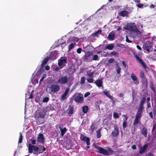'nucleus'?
I'll return each instance as SVG.
<instances>
[{"label": "nucleus", "instance_id": "1", "mask_svg": "<svg viewBox=\"0 0 156 156\" xmlns=\"http://www.w3.org/2000/svg\"><path fill=\"white\" fill-rule=\"evenodd\" d=\"M28 152L30 153H33L34 154L42 153L46 150L45 148L43 146L40 145L39 147L36 146L28 144Z\"/></svg>", "mask_w": 156, "mask_h": 156}, {"label": "nucleus", "instance_id": "2", "mask_svg": "<svg viewBox=\"0 0 156 156\" xmlns=\"http://www.w3.org/2000/svg\"><path fill=\"white\" fill-rule=\"evenodd\" d=\"M144 108H139L135 116V119L133 123V125L135 126L140 123V119L142 116Z\"/></svg>", "mask_w": 156, "mask_h": 156}, {"label": "nucleus", "instance_id": "3", "mask_svg": "<svg viewBox=\"0 0 156 156\" xmlns=\"http://www.w3.org/2000/svg\"><path fill=\"white\" fill-rule=\"evenodd\" d=\"M124 29L133 33L136 32L138 30L136 25L134 23H127Z\"/></svg>", "mask_w": 156, "mask_h": 156}, {"label": "nucleus", "instance_id": "4", "mask_svg": "<svg viewBox=\"0 0 156 156\" xmlns=\"http://www.w3.org/2000/svg\"><path fill=\"white\" fill-rule=\"evenodd\" d=\"M47 108H40L38 110L36 111L37 116L41 118H44L47 111Z\"/></svg>", "mask_w": 156, "mask_h": 156}, {"label": "nucleus", "instance_id": "5", "mask_svg": "<svg viewBox=\"0 0 156 156\" xmlns=\"http://www.w3.org/2000/svg\"><path fill=\"white\" fill-rule=\"evenodd\" d=\"M49 93L54 94L60 90V87L58 85H52L49 87Z\"/></svg>", "mask_w": 156, "mask_h": 156}, {"label": "nucleus", "instance_id": "6", "mask_svg": "<svg viewBox=\"0 0 156 156\" xmlns=\"http://www.w3.org/2000/svg\"><path fill=\"white\" fill-rule=\"evenodd\" d=\"M83 95L80 93L78 94H75L73 96L74 100V101L80 103H83V98L82 96Z\"/></svg>", "mask_w": 156, "mask_h": 156}, {"label": "nucleus", "instance_id": "7", "mask_svg": "<svg viewBox=\"0 0 156 156\" xmlns=\"http://www.w3.org/2000/svg\"><path fill=\"white\" fill-rule=\"evenodd\" d=\"M68 81L67 76H60L58 80V82L62 84H66Z\"/></svg>", "mask_w": 156, "mask_h": 156}, {"label": "nucleus", "instance_id": "8", "mask_svg": "<svg viewBox=\"0 0 156 156\" xmlns=\"http://www.w3.org/2000/svg\"><path fill=\"white\" fill-rule=\"evenodd\" d=\"M67 63L66 58V57H62L58 60V65L59 66H63L65 64Z\"/></svg>", "mask_w": 156, "mask_h": 156}, {"label": "nucleus", "instance_id": "9", "mask_svg": "<svg viewBox=\"0 0 156 156\" xmlns=\"http://www.w3.org/2000/svg\"><path fill=\"white\" fill-rule=\"evenodd\" d=\"M152 47V44L150 41H146L144 44L143 49L149 52L150 51L149 49H151Z\"/></svg>", "mask_w": 156, "mask_h": 156}, {"label": "nucleus", "instance_id": "10", "mask_svg": "<svg viewBox=\"0 0 156 156\" xmlns=\"http://www.w3.org/2000/svg\"><path fill=\"white\" fill-rule=\"evenodd\" d=\"M135 56L137 61L139 62L142 65V66L144 68L145 70H146L148 68L146 65L145 62L140 58L137 55H136Z\"/></svg>", "mask_w": 156, "mask_h": 156}, {"label": "nucleus", "instance_id": "11", "mask_svg": "<svg viewBox=\"0 0 156 156\" xmlns=\"http://www.w3.org/2000/svg\"><path fill=\"white\" fill-rule=\"evenodd\" d=\"M80 139L82 141H85L87 145H89L90 144V139L88 137L85 136L81 134L80 136Z\"/></svg>", "mask_w": 156, "mask_h": 156}, {"label": "nucleus", "instance_id": "12", "mask_svg": "<svg viewBox=\"0 0 156 156\" xmlns=\"http://www.w3.org/2000/svg\"><path fill=\"white\" fill-rule=\"evenodd\" d=\"M92 53L90 52H88L87 53H85L84 58V61L86 62H91L92 61V59H89L90 57L92 54Z\"/></svg>", "mask_w": 156, "mask_h": 156}, {"label": "nucleus", "instance_id": "13", "mask_svg": "<svg viewBox=\"0 0 156 156\" xmlns=\"http://www.w3.org/2000/svg\"><path fill=\"white\" fill-rule=\"evenodd\" d=\"M37 141L44 144L45 142V139L43 135L42 134H39L37 137Z\"/></svg>", "mask_w": 156, "mask_h": 156}, {"label": "nucleus", "instance_id": "14", "mask_svg": "<svg viewBox=\"0 0 156 156\" xmlns=\"http://www.w3.org/2000/svg\"><path fill=\"white\" fill-rule=\"evenodd\" d=\"M58 54V51L55 50L52 52L50 54L49 58L52 60H54L56 58Z\"/></svg>", "mask_w": 156, "mask_h": 156}, {"label": "nucleus", "instance_id": "15", "mask_svg": "<svg viewBox=\"0 0 156 156\" xmlns=\"http://www.w3.org/2000/svg\"><path fill=\"white\" fill-rule=\"evenodd\" d=\"M148 145L147 144H144L142 147L140 149L139 153L140 154H142L144 153L146 151V149L148 147Z\"/></svg>", "mask_w": 156, "mask_h": 156}, {"label": "nucleus", "instance_id": "16", "mask_svg": "<svg viewBox=\"0 0 156 156\" xmlns=\"http://www.w3.org/2000/svg\"><path fill=\"white\" fill-rule=\"evenodd\" d=\"M129 12L125 10H122L119 13V15L122 17H128L129 16Z\"/></svg>", "mask_w": 156, "mask_h": 156}, {"label": "nucleus", "instance_id": "17", "mask_svg": "<svg viewBox=\"0 0 156 156\" xmlns=\"http://www.w3.org/2000/svg\"><path fill=\"white\" fill-rule=\"evenodd\" d=\"M118 129V127L116 126H114V130L112 133V136L114 137H116L119 135Z\"/></svg>", "mask_w": 156, "mask_h": 156}, {"label": "nucleus", "instance_id": "18", "mask_svg": "<svg viewBox=\"0 0 156 156\" xmlns=\"http://www.w3.org/2000/svg\"><path fill=\"white\" fill-rule=\"evenodd\" d=\"M103 79L101 78V79H98L96 80L94 83L95 84L96 86L98 87H101L103 86Z\"/></svg>", "mask_w": 156, "mask_h": 156}, {"label": "nucleus", "instance_id": "19", "mask_svg": "<svg viewBox=\"0 0 156 156\" xmlns=\"http://www.w3.org/2000/svg\"><path fill=\"white\" fill-rule=\"evenodd\" d=\"M131 77L134 84L137 85L139 83V81L137 80V76L133 73H132L131 74Z\"/></svg>", "mask_w": 156, "mask_h": 156}, {"label": "nucleus", "instance_id": "20", "mask_svg": "<svg viewBox=\"0 0 156 156\" xmlns=\"http://www.w3.org/2000/svg\"><path fill=\"white\" fill-rule=\"evenodd\" d=\"M115 37V33L114 31H112L109 34L108 39L110 41H113Z\"/></svg>", "mask_w": 156, "mask_h": 156}, {"label": "nucleus", "instance_id": "21", "mask_svg": "<svg viewBox=\"0 0 156 156\" xmlns=\"http://www.w3.org/2000/svg\"><path fill=\"white\" fill-rule=\"evenodd\" d=\"M141 133L145 137H147V129L146 127L144 126L143 127L142 129L141 130Z\"/></svg>", "mask_w": 156, "mask_h": 156}, {"label": "nucleus", "instance_id": "22", "mask_svg": "<svg viewBox=\"0 0 156 156\" xmlns=\"http://www.w3.org/2000/svg\"><path fill=\"white\" fill-rule=\"evenodd\" d=\"M146 100V98L145 97H143L140 98L139 104V107H144V104Z\"/></svg>", "mask_w": 156, "mask_h": 156}, {"label": "nucleus", "instance_id": "23", "mask_svg": "<svg viewBox=\"0 0 156 156\" xmlns=\"http://www.w3.org/2000/svg\"><path fill=\"white\" fill-rule=\"evenodd\" d=\"M98 149L99 150V152L100 153L102 154L105 155H107L108 154L107 150L101 147H98Z\"/></svg>", "mask_w": 156, "mask_h": 156}, {"label": "nucleus", "instance_id": "24", "mask_svg": "<svg viewBox=\"0 0 156 156\" xmlns=\"http://www.w3.org/2000/svg\"><path fill=\"white\" fill-rule=\"evenodd\" d=\"M59 128L60 129L61 131V136H63L66 132L67 129L66 127L62 129L61 127L60 126H59Z\"/></svg>", "mask_w": 156, "mask_h": 156}, {"label": "nucleus", "instance_id": "25", "mask_svg": "<svg viewBox=\"0 0 156 156\" xmlns=\"http://www.w3.org/2000/svg\"><path fill=\"white\" fill-rule=\"evenodd\" d=\"M103 93L105 95H106L111 100L113 99V96L110 94L108 91H104Z\"/></svg>", "mask_w": 156, "mask_h": 156}, {"label": "nucleus", "instance_id": "26", "mask_svg": "<svg viewBox=\"0 0 156 156\" xmlns=\"http://www.w3.org/2000/svg\"><path fill=\"white\" fill-rule=\"evenodd\" d=\"M101 32L102 30H99L97 31H96L95 33H93L92 35L94 37H98V35L101 34Z\"/></svg>", "mask_w": 156, "mask_h": 156}, {"label": "nucleus", "instance_id": "27", "mask_svg": "<svg viewBox=\"0 0 156 156\" xmlns=\"http://www.w3.org/2000/svg\"><path fill=\"white\" fill-rule=\"evenodd\" d=\"M114 45L113 44H108L105 47V49L110 50H112L114 47Z\"/></svg>", "mask_w": 156, "mask_h": 156}, {"label": "nucleus", "instance_id": "28", "mask_svg": "<svg viewBox=\"0 0 156 156\" xmlns=\"http://www.w3.org/2000/svg\"><path fill=\"white\" fill-rule=\"evenodd\" d=\"M49 57H47L46 58H45L43 61L42 62V63L41 65H42V66H44L45 65L48 61L49 60Z\"/></svg>", "mask_w": 156, "mask_h": 156}, {"label": "nucleus", "instance_id": "29", "mask_svg": "<svg viewBox=\"0 0 156 156\" xmlns=\"http://www.w3.org/2000/svg\"><path fill=\"white\" fill-rule=\"evenodd\" d=\"M140 77L141 79H144L146 78L145 75L144 73L143 70H141L140 71Z\"/></svg>", "mask_w": 156, "mask_h": 156}, {"label": "nucleus", "instance_id": "30", "mask_svg": "<svg viewBox=\"0 0 156 156\" xmlns=\"http://www.w3.org/2000/svg\"><path fill=\"white\" fill-rule=\"evenodd\" d=\"M150 98L148 97L146 99V103L147 104V107H151V103L150 102Z\"/></svg>", "mask_w": 156, "mask_h": 156}, {"label": "nucleus", "instance_id": "31", "mask_svg": "<svg viewBox=\"0 0 156 156\" xmlns=\"http://www.w3.org/2000/svg\"><path fill=\"white\" fill-rule=\"evenodd\" d=\"M142 83L143 85L147 86L148 84V81L147 78L143 79L142 80Z\"/></svg>", "mask_w": 156, "mask_h": 156}, {"label": "nucleus", "instance_id": "32", "mask_svg": "<svg viewBox=\"0 0 156 156\" xmlns=\"http://www.w3.org/2000/svg\"><path fill=\"white\" fill-rule=\"evenodd\" d=\"M76 43H74V44L72 43L70 44L68 46V49L69 51H70L74 47V45H76Z\"/></svg>", "mask_w": 156, "mask_h": 156}, {"label": "nucleus", "instance_id": "33", "mask_svg": "<svg viewBox=\"0 0 156 156\" xmlns=\"http://www.w3.org/2000/svg\"><path fill=\"white\" fill-rule=\"evenodd\" d=\"M44 66H42V65H41V66L39 68V70L37 72H38L40 73H42L44 71V69L43 67Z\"/></svg>", "mask_w": 156, "mask_h": 156}, {"label": "nucleus", "instance_id": "34", "mask_svg": "<svg viewBox=\"0 0 156 156\" xmlns=\"http://www.w3.org/2000/svg\"><path fill=\"white\" fill-rule=\"evenodd\" d=\"M107 155H111L112 153L113 152V150H112L111 148H108L107 150Z\"/></svg>", "mask_w": 156, "mask_h": 156}, {"label": "nucleus", "instance_id": "35", "mask_svg": "<svg viewBox=\"0 0 156 156\" xmlns=\"http://www.w3.org/2000/svg\"><path fill=\"white\" fill-rule=\"evenodd\" d=\"M94 74V72H90L89 71H88L87 72V75L89 76L92 77L93 76Z\"/></svg>", "mask_w": 156, "mask_h": 156}, {"label": "nucleus", "instance_id": "36", "mask_svg": "<svg viewBox=\"0 0 156 156\" xmlns=\"http://www.w3.org/2000/svg\"><path fill=\"white\" fill-rule=\"evenodd\" d=\"M73 108H70L69 110L68 114L70 116L73 113Z\"/></svg>", "mask_w": 156, "mask_h": 156}, {"label": "nucleus", "instance_id": "37", "mask_svg": "<svg viewBox=\"0 0 156 156\" xmlns=\"http://www.w3.org/2000/svg\"><path fill=\"white\" fill-rule=\"evenodd\" d=\"M86 78L84 76H82L81 77V79H80V83L81 84H83L85 81Z\"/></svg>", "mask_w": 156, "mask_h": 156}, {"label": "nucleus", "instance_id": "38", "mask_svg": "<svg viewBox=\"0 0 156 156\" xmlns=\"http://www.w3.org/2000/svg\"><path fill=\"white\" fill-rule=\"evenodd\" d=\"M20 137L19 138V143H21L22 142L23 140V136H22V134L20 133Z\"/></svg>", "mask_w": 156, "mask_h": 156}, {"label": "nucleus", "instance_id": "39", "mask_svg": "<svg viewBox=\"0 0 156 156\" xmlns=\"http://www.w3.org/2000/svg\"><path fill=\"white\" fill-rule=\"evenodd\" d=\"M97 136L98 138H99L101 137V129H98L97 131Z\"/></svg>", "mask_w": 156, "mask_h": 156}, {"label": "nucleus", "instance_id": "40", "mask_svg": "<svg viewBox=\"0 0 156 156\" xmlns=\"http://www.w3.org/2000/svg\"><path fill=\"white\" fill-rule=\"evenodd\" d=\"M92 60L97 61L99 60L98 56L97 55H95L93 56Z\"/></svg>", "mask_w": 156, "mask_h": 156}, {"label": "nucleus", "instance_id": "41", "mask_svg": "<svg viewBox=\"0 0 156 156\" xmlns=\"http://www.w3.org/2000/svg\"><path fill=\"white\" fill-rule=\"evenodd\" d=\"M90 128L91 129V130L92 132L93 133L94 132V130L95 129V125H94V124H93L91 125L90 126Z\"/></svg>", "mask_w": 156, "mask_h": 156}, {"label": "nucleus", "instance_id": "42", "mask_svg": "<svg viewBox=\"0 0 156 156\" xmlns=\"http://www.w3.org/2000/svg\"><path fill=\"white\" fill-rule=\"evenodd\" d=\"M30 140L31 141V144H30L32 145H33L35 144H36V140L34 139L33 138H31Z\"/></svg>", "mask_w": 156, "mask_h": 156}, {"label": "nucleus", "instance_id": "43", "mask_svg": "<svg viewBox=\"0 0 156 156\" xmlns=\"http://www.w3.org/2000/svg\"><path fill=\"white\" fill-rule=\"evenodd\" d=\"M127 125V121H123L122 123V127L123 128L125 129Z\"/></svg>", "mask_w": 156, "mask_h": 156}, {"label": "nucleus", "instance_id": "44", "mask_svg": "<svg viewBox=\"0 0 156 156\" xmlns=\"http://www.w3.org/2000/svg\"><path fill=\"white\" fill-rule=\"evenodd\" d=\"M119 115L118 114L115 112H114L113 113V117L114 119H117L119 118Z\"/></svg>", "mask_w": 156, "mask_h": 156}, {"label": "nucleus", "instance_id": "45", "mask_svg": "<svg viewBox=\"0 0 156 156\" xmlns=\"http://www.w3.org/2000/svg\"><path fill=\"white\" fill-rule=\"evenodd\" d=\"M87 81L90 83H92L94 81V80L92 77H91L90 78H87Z\"/></svg>", "mask_w": 156, "mask_h": 156}, {"label": "nucleus", "instance_id": "46", "mask_svg": "<svg viewBox=\"0 0 156 156\" xmlns=\"http://www.w3.org/2000/svg\"><path fill=\"white\" fill-rule=\"evenodd\" d=\"M46 75L45 74H43V76L41 77V79H40V80L39 81L40 84L41 83V82L43 80L46 78Z\"/></svg>", "mask_w": 156, "mask_h": 156}, {"label": "nucleus", "instance_id": "47", "mask_svg": "<svg viewBox=\"0 0 156 156\" xmlns=\"http://www.w3.org/2000/svg\"><path fill=\"white\" fill-rule=\"evenodd\" d=\"M49 99L48 97H45L43 99V102L47 103L49 101Z\"/></svg>", "mask_w": 156, "mask_h": 156}, {"label": "nucleus", "instance_id": "48", "mask_svg": "<svg viewBox=\"0 0 156 156\" xmlns=\"http://www.w3.org/2000/svg\"><path fill=\"white\" fill-rule=\"evenodd\" d=\"M89 108H82V111L84 113H86L88 112Z\"/></svg>", "mask_w": 156, "mask_h": 156}, {"label": "nucleus", "instance_id": "49", "mask_svg": "<svg viewBox=\"0 0 156 156\" xmlns=\"http://www.w3.org/2000/svg\"><path fill=\"white\" fill-rule=\"evenodd\" d=\"M111 54L112 55H113L115 56H116L117 57H118L119 54H118V53L117 52H116L115 51H114L112 52H111Z\"/></svg>", "mask_w": 156, "mask_h": 156}, {"label": "nucleus", "instance_id": "50", "mask_svg": "<svg viewBox=\"0 0 156 156\" xmlns=\"http://www.w3.org/2000/svg\"><path fill=\"white\" fill-rule=\"evenodd\" d=\"M156 129V124H154L153 125V128L152 129V133H153L154 131H155V130Z\"/></svg>", "mask_w": 156, "mask_h": 156}, {"label": "nucleus", "instance_id": "51", "mask_svg": "<svg viewBox=\"0 0 156 156\" xmlns=\"http://www.w3.org/2000/svg\"><path fill=\"white\" fill-rule=\"evenodd\" d=\"M67 95L63 93L61 96L62 100H64L66 99Z\"/></svg>", "mask_w": 156, "mask_h": 156}, {"label": "nucleus", "instance_id": "52", "mask_svg": "<svg viewBox=\"0 0 156 156\" xmlns=\"http://www.w3.org/2000/svg\"><path fill=\"white\" fill-rule=\"evenodd\" d=\"M115 60L113 58H110L108 60V62L109 63H111L114 62Z\"/></svg>", "mask_w": 156, "mask_h": 156}, {"label": "nucleus", "instance_id": "53", "mask_svg": "<svg viewBox=\"0 0 156 156\" xmlns=\"http://www.w3.org/2000/svg\"><path fill=\"white\" fill-rule=\"evenodd\" d=\"M126 42L129 43H131L132 42V41L129 40L128 37L127 35L126 36Z\"/></svg>", "mask_w": 156, "mask_h": 156}, {"label": "nucleus", "instance_id": "54", "mask_svg": "<svg viewBox=\"0 0 156 156\" xmlns=\"http://www.w3.org/2000/svg\"><path fill=\"white\" fill-rule=\"evenodd\" d=\"M69 88H67L66 89L65 91L63 93L67 95V94H68V93L69 91Z\"/></svg>", "mask_w": 156, "mask_h": 156}, {"label": "nucleus", "instance_id": "55", "mask_svg": "<svg viewBox=\"0 0 156 156\" xmlns=\"http://www.w3.org/2000/svg\"><path fill=\"white\" fill-rule=\"evenodd\" d=\"M82 50V49L81 48H79L77 49L76 52L78 54L81 53Z\"/></svg>", "mask_w": 156, "mask_h": 156}, {"label": "nucleus", "instance_id": "56", "mask_svg": "<svg viewBox=\"0 0 156 156\" xmlns=\"http://www.w3.org/2000/svg\"><path fill=\"white\" fill-rule=\"evenodd\" d=\"M34 92V91L33 90L32 91L31 94H30V95L29 98V99H32L33 98L34 96H33V95L32 93L33 92Z\"/></svg>", "mask_w": 156, "mask_h": 156}, {"label": "nucleus", "instance_id": "57", "mask_svg": "<svg viewBox=\"0 0 156 156\" xmlns=\"http://www.w3.org/2000/svg\"><path fill=\"white\" fill-rule=\"evenodd\" d=\"M143 6L144 5L141 3H139L137 5V6L139 8H142Z\"/></svg>", "mask_w": 156, "mask_h": 156}, {"label": "nucleus", "instance_id": "58", "mask_svg": "<svg viewBox=\"0 0 156 156\" xmlns=\"http://www.w3.org/2000/svg\"><path fill=\"white\" fill-rule=\"evenodd\" d=\"M122 63L124 68H126L127 66V64L125 63V62L124 61H122Z\"/></svg>", "mask_w": 156, "mask_h": 156}, {"label": "nucleus", "instance_id": "59", "mask_svg": "<svg viewBox=\"0 0 156 156\" xmlns=\"http://www.w3.org/2000/svg\"><path fill=\"white\" fill-rule=\"evenodd\" d=\"M73 40L76 42L78 41L79 40V39L78 38L75 37H73Z\"/></svg>", "mask_w": 156, "mask_h": 156}, {"label": "nucleus", "instance_id": "60", "mask_svg": "<svg viewBox=\"0 0 156 156\" xmlns=\"http://www.w3.org/2000/svg\"><path fill=\"white\" fill-rule=\"evenodd\" d=\"M121 70V68L119 67H118L116 70L117 73L118 74H119L120 73Z\"/></svg>", "mask_w": 156, "mask_h": 156}, {"label": "nucleus", "instance_id": "61", "mask_svg": "<svg viewBox=\"0 0 156 156\" xmlns=\"http://www.w3.org/2000/svg\"><path fill=\"white\" fill-rule=\"evenodd\" d=\"M90 94V93L89 92H87L84 95V97H86L88 96Z\"/></svg>", "mask_w": 156, "mask_h": 156}, {"label": "nucleus", "instance_id": "62", "mask_svg": "<svg viewBox=\"0 0 156 156\" xmlns=\"http://www.w3.org/2000/svg\"><path fill=\"white\" fill-rule=\"evenodd\" d=\"M50 67L49 66H47L45 67V69L47 71H48L49 70Z\"/></svg>", "mask_w": 156, "mask_h": 156}, {"label": "nucleus", "instance_id": "63", "mask_svg": "<svg viewBox=\"0 0 156 156\" xmlns=\"http://www.w3.org/2000/svg\"><path fill=\"white\" fill-rule=\"evenodd\" d=\"M149 115L150 117L152 119L153 118V113L152 112H149Z\"/></svg>", "mask_w": 156, "mask_h": 156}, {"label": "nucleus", "instance_id": "64", "mask_svg": "<svg viewBox=\"0 0 156 156\" xmlns=\"http://www.w3.org/2000/svg\"><path fill=\"white\" fill-rule=\"evenodd\" d=\"M122 116L124 117L125 118V119L124 121H127V120L128 119V118L126 116V115H122Z\"/></svg>", "mask_w": 156, "mask_h": 156}]
</instances>
